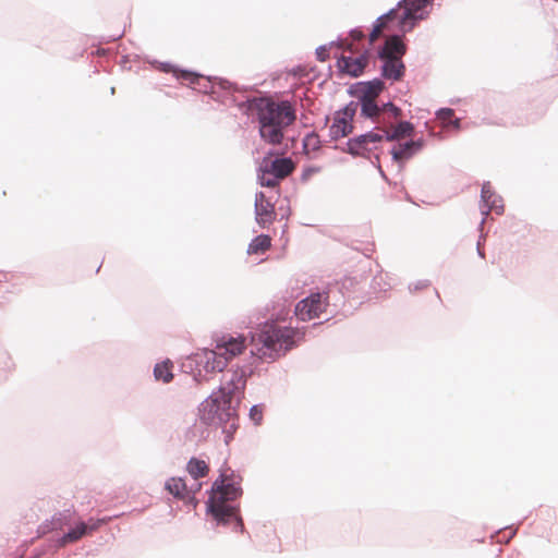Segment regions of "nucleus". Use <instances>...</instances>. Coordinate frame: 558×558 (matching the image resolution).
<instances>
[{
  "instance_id": "1",
  "label": "nucleus",
  "mask_w": 558,
  "mask_h": 558,
  "mask_svg": "<svg viewBox=\"0 0 558 558\" xmlns=\"http://www.w3.org/2000/svg\"><path fill=\"white\" fill-rule=\"evenodd\" d=\"M250 335L252 343L257 345L256 350H251V362L228 371L219 388L202 401L197 409L201 423L220 428L226 445L233 440L240 426L239 408L245 395L247 378L254 374L257 363L274 362L284 356L304 337L299 328L281 325L276 319L260 323Z\"/></svg>"
},
{
  "instance_id": "2",
  "label": "nucleus",
  "mask_w": 558,
  "mask_h": 558,
  "mask_svg": "<svg viewBox=\"0 0 558 558\" xmlns=\"http://www.w3.org/2000/svg\"><path fill=\"white\" fill-rule=\"evenodd\" d=\"M242 476L233 471L221 473L211 484L206 501V513L216 526H231L232 531L245 533L240 513L239 499L243 495Z\"/></svg>"
},
{
  "instance_id": "3",
  "label": "nucleus",
  "mask_w": 558,
  "mask_h": 558,
  "mask_svg": "<svg viewBox=\"0 0 558 558\" xmlns=\"http://www.w3.org/2000/svg\"><path fill=\"white\" fill-rule=\"evenodd\" d=\"M215 342L214 349H199L181 363L182 371L191 374L196 383L208 380L211 373L222 372L228 363L245 349V337L241 335H222L215 339Z\"/></svg>"
},
{
  "instance_id": "4",
  "label": "nucleus",
  "mask_w": 558,
  "mask_h": 558,
  "mask_svg": "<svg viewBox=\"0 0 558 558\" xmlns=\"http://www.w3.org/2000/svg\"><path fill=\"white\" fill-rule=\"evenodd\" d=\"M241 110L256 111L259 124V135L268 144H280L283 131L296 119L295 109L288 100L276 102L275 100L259 96L246 97L239 104Z\"/></svg>"
},
{
  "instance_id": "5",
  "label": "nucleus",
  "mask_w": 558,
  "mask_h": 558,
  "mask_svg": "<svg viewBox=\"0 0 558 558\" xmlns=\"http://www.w3.org/2000/svg\"><path fill=\"white\" fill-rule=\"evenodd\" d=\"M275 155L276 151L274 149L268 150L257 168V180L262 186H277L295 168L291 157H274Z\"/></svg>"
},
{
  "instance_id": "6",
  "label": "nucleus",
  "mask_w": 558,
  "mask_h": 558,
  "mask_svg": "<svg viewBox=\"0 0 558 558\" xmlns=\"http://www.w3.org/2000/svg\"><path fill=\"white\" fill-rule=\"evenodd\" d=\"M384 135L376 130L367 131L363 134L350 137L342 151L352 157L371 158V154L377 148L376 144L383 142Z\"/></svg>"
},
{
  "instance_id": "7",
  "label": "nucleus",
  "mask_w": 558,
  "mask_h": 558,
  "mask_svg": "<svg viewBox=\"0 0 558 558\" xmlns=\"http://www.w3.org/2000/svg\"><path fill=\"white\" fill-rule=\"evenodd\" d=\"M328 305L327 293L315 292L301 300L296 304L294 313L300 320L306 322L319 317L320 314L326 312Z\"/></svg>"
},
{
  "instance_id": "8",
  "label": "nucleus",
  "mask_w": 558,
  "mask_h": 558,
  "mask_svg": "<svg viewBox=\"0 0 558 558\" xmlns=\"http://www.w3.org/2000/svg\"><path fill=\"white\" fill-rule=\"evenodd\" d=\"M248 88L245 86H239L228 80L215 77L210 97L213 100L223 105L234 104L239 107V104H242L243 101H239L235 94H245Z\"/></svg>"
},
{
  "instance_id": "9",
  "label": "nucleus",
  "mask_w": 558,
  "mask_h": 558,
  "mask_svg": "<svg viewBox=\"0 0 558 558\" xmlns=\"http://www.w3.org/2000/svg\"><path fill=\"white\" fill-rule=\"evenodd\" d=\"M480 209L483 215L480 227L484 225L485 219L490 211H494L496 215H501L504 213V201L501 196L495 193L490 182H484L482 185Z\"/></svg>"
},
{
  "instance_id": "10",
  "label": "nucleus",
  "mask_w": 558,
  "mask_h": 558,
  "mask_svg": "<svg viewBox=\"0 0 558 558\" xmlns=\"http://www.w3.org/2000/svg\"><path fill=\"white\" fill-rule=\"evenodd\" d=\"M408 51V46L404 41V35L397 33L388 36L383 45L377 49V57L380 60L385 59H402Z\"/></svg>"
},
{
  "instance_id": "11",
  "label": "nucleus",
  "mask_w": 558,
  "mask_h": 558,
  "mask_svg": "<svg viewBox=\"0 0 558 558\" xmlns=\"http://www.w3.org/2000/svg\"><path fill=\"white\" fill-rule=\"evenodd\" d=\"M386 89V84L381 77H375L371 81H361L353 83L348 88V94L354 98L376 99Z\"/></svg>"
},
{
  "instance_id": "12",
  "label": "nucleus",
  "mask_w": 558,
  "mask_h": 558,
  "mask_svg": "<svg viewBox=\"0 0 558 558\" xmlns=\"http://www.w3.org/2000/svg\"><path fill=\"white\" fill-rule=\"evenodd\" d=\"M368 64V52L364 51L359 57L340 56L337 60V68L340 74L351 77H360Z\"/></svg>"
},
{
  "instance_id": "13",
  "label": "nucleus",
  "mask_w": 558,
  "mask_h": 558,
  "mask_svg": "<svg viewBox=\"0 0 558 558\" xmlns=\"http://www.w3.org/2000/svg\"><path fill=\"white\" fill-rule=\"evenodd\" d=\"M360 100L361 117L375 124L373 130L379 131L383 125H391L390 119L381 117L379 104L376 99L357 98Z\"/></svg>"
},
{
  "instance_id": "14",
  "label": "nucleus",
  "mask_w": 558,
  "mask_h": 558,
  "mask_svg": "<svg viewBox=\"0 0 558 558\" xmlns=\"http://www.w3.org/2000/svg\"><path fill=\"white\" fill-rule=\"evenodd\" d=\"M424 145L425 141L421 137L417 140H409L398 146H392L390 149L392 161L397 162L400 168H402L403 162L417 154Z\"/></svg>"
},
{
  "instance_id": "15",
  "label": "nucleus",
  "mask_w": 558,
  "mask_h": 558,
  "mask_svg": "<svg viewBox=\"0 0 558 558\" xmlns=\"http://www.w3.org/2000/svg\"><path fill=\"white\" fill-rule=\"evenodd\" d=\"M177 80L181 82H186L189 85H191L194 89L211 95L213 86L215 83V77L211 76H204L199 73L192 72L189 70H182L179 73H177Z\"/></svg>"
},
{
  "instance_id": "16",
  "label": "nucleus",
  "mask_w": 558,
  "mask_h": 558,
  "mask_svg": "<svg viewBox=\"0 0 558 558\" xmlns=\"http://www.w3.org/2000/svg\"><path fill=\"white\" fill-rule=\"evenodd\" d=\"M255 216L256 222L262 227H268L276 218L274 205L263 192L255 195Z\"/></svg>"
},
{
  "instance_id": "17",
  "label": "nucleus",
  "mask_w": 558,
  "mask_h": 558,
  "mask_svg": "<svg viewBox=\"0 0 558 558\" xmlns=\"http://www.w3.org/2000/svg\"><path fill=\"white\" fill-rule=\"evenodd\" d=\"M392 125H383L379 132L384 135V140L388 142L399 141L410 137L414 133V124L410 121H399L392 129Z\"/></svg>"
},
{
  "instance_id": "18",
  "label": "nucleus",
  "mask_w": 558,
  "mask_h": 558,
  "mask_svg": "<svg viewBox=\"0 0 558 558\" xmlns=\"http://www.w3.org/2000/svg\"><path fill=\"white\" fill-rule=\"evenodd\" d=\"M380 75L383 80L392 82L401 81L405 75V64L402 59H385L381 60Z\"/></svg>"
},
{
  "instance_id": "19",
  "label": "nucleus",
  "mask_w": 558,
  "mask_h": 558,
  "mask_svg": "<svg viewBox=\"0 0 558 558\" xmlns=\"http://www.w3.org/2000/svg\"><path fill=\"white\" fill-rule=\"evenodd\" d=\"M88 535L85 530L84 521L77 522L73 527L69 529L66 533L62 536L57 537L51 545L54 546L56 549L62 548L70 543H75Z\"/></svg>"
},
{
  "instance_id": "20",
  "label": "nucleus",
  "mask_w": 558,
  "mask_h": 558,
  "mask_svg": "<svg viewBox=\"0 0 558 558\" xmlns=\"http://www.w3.org/2000/svg\"><path fill=\"white\" fill-rule=\"evenodd\" d=\"M71 522V513L69 510L64 512H58L56 513L50 521H45L43 524L38 527V534L45 535L49 532L56 531V530H62L65 525H69Z\"/></svg>"
},
{
  "instance_id": "21",
  "label": "nucleus",
  "mask_w": 558,
  "mask_h": 558,
  "mask_svg": "<svg viewBox=\"0 0 558 558\" xmlns=\"http://www.w3.org/2000/svg\"><path fill=\"white\" fill-rule=\"evenodd\" d=\"M165 489L171 494L175 499L186 501L191 496L189 486L182 477H170L165 483Z\"/></svg>"
},
{
  "instance_id": "22",
  "label": "nucleus",
  "mask_w": 558,
  "mask_h": 558,
  "mask_svg": "<svg viewBox=\"0 0 558 558\" xmlns=\"http://www.w3.org/2000/svg\"><path fill=\"white\" fill-rule=\"evenodd\" d=\"M353 129V123L344 120L343 117L335 114L333 122L329 128V137L331 141H337L351 134Z\"/></svg>"
},
{
  "instance_id": "23",
  "label": "nucleus",
  "mask_w": 558,
  "mask_h": 558,
  "mask_svg": "<svg viewBox=\"0 0 558 558\" xmlns=\"http://www.w3.org/2000/svg\"><path fill=\"white\" fill-rule=\"evenodd\" d=\"M402 8L403 11L399 16L398 28L400 33L405 35L407 33H410L420 23V21L416 19V12L414 10L407 7Z\"/></svg>"
},
{
  "instance_id": "24",
  "label": "nucleus",
  "mask_w": 558,
  "mask_h": 558,
  "mask_svg": "<svg viewBox=\"0 0 558 558\" xmlns=\"http://www.w3.org/2000/svg\"><path fill=\"white\" fill-rule=\"evenodd\" d=\"M154 378L158 381L169 384L173 379L172 362L165 360L154 366Z\"/></svg>"
},
{
  "instance_id": "25",
  "label": "nucleus",
  "mask_w": 558,
  "mask_h": 558,
  "mask_svg": "<svg viewBox=\"0 0 558 558\" xmlns=\"http://www.w3.org/2000/svg\"><path fill=\"white\" fill-rule=\"evenodd\" d=\"M186 471L194 480H198L207 475L209 468L204 460L193 457L187 461Z\"/></svg>"
},
{
  "instance_id": "26",
  "label": "nucleus",
  "mask_w": 558,
  "mask_h": 558,
  "mask_svg": "<svg viewBox=\"0 0 558 558\" xmlns=\"http://www.w3.org/2000/svg\"><path fill=\"white\" fill-rule=\"evenodd\" d=\"M271 245V239L268 234H259L255 236L247 247V254H262L265 253Z\"/></svg>"
},
{
  "instance_id": "27",
  "label": "nucleus",
  "mask_w": 558,
  "mask_h": 558,
  "mask_svg": "<svg viewBox=\"0 0 558 558\" xmlns=\"http://www.w3.org/2000/svg\"><path fill=\"white\" fill-rule=\"evenodd\" d=\"M381 117H386V119H390L391 125H393V121L401 117L402 110L400 107L396 106L392 101H387L379 105Z\"/></svg>"
},
{
  "instance_id": "28",
  "label": "nucleus",
  "mask_w": 558,
  "mask_h": 558,
  "mask_svg": "<svg viewBox=\"0 0 558 558\" xmlns=\"http://www.w3.org/2000/svg\"><path fill=\"white\" fill-rule=\"evenodd\" d=\"M303 149L306 154L310 151H317L322 147L319 135L316 132H310L303 138Z\"/></svg>"
},
{
  "instance_id": "29",
  "label": "nucleus",
  "mask_w": 558,
  "mask_h": 558,
  "mask_svg": "<svg viewBox=\"0 0 558 558\" xmlns=\"http://www.w3.org/2000/svg\"><path fill=\"white\" fill-rule=\"evenodd\" d=\"M360 107V100L356 99V101H350L343 108L337 110L335 114L339 117H343L344 120L353 123L354 117L356 114L357 108Z\"/></svg>"
},
{
  "instance_id": "30",
  "label": "nucleus",
  "mask_w": 558,
  "mask_h": 558,
  "mask_svg": "<svg viewBox=\"0 0 558 558\" xmlns=\"http://www.w3.org/2000/svg\"><path fill=\"white\" fill-rule=\"evenodd\" d=\"M400 9H401V7H397V5L395 8H391L389 11H387L386 13L378 16L375 20V22L384 28L388 27L392 21H395V20L399 21Z\"/></svg>"
},
{
  "instance_id": "31",
  "label": "nucleus",
  "mask_w": 558,
  "mask_h": 558,
  "mask_svg": "<svg viewBox=\"0 0 558 558\" xmlns=\"http://www.w3.org/2000/svg\"><path fill=\"white\" fill-rule=\"evenodd\" d=\"M434 0H400L397 7H407L414 11L426 9L433 4Z\"/></svg>"
},
{
  "instance_id": "32",
  "label": "nucleus",
  "mask_w": 558,
  "mask_h": 558,
  "mask_svg": "<svg viewBox=\"0 0 558 558\" xmlns=\"http://www.w3.org/2000/svg\"><path fill=\"white\" fill-rule=\"evenodd\" d=\"M264 408V403H257L250 409L248 417L255 426H259L263 422Z\"/></svg>"
},
{
  "instance_id": "33",
  "label": "nucleus",
  "mask_w": 558,
  "mask_h": 558,
  "mask_svg": "<svg viewBox=\"0 0 558 558\" xmlns=\"http://www.w3.org/2000/svg\"><path fill=\"white\" fill-rule=\"evenodd\" d=\"M109 520L110 518H89L87 521H84L87 534L89 535L90 533L97 531L101 525L108 523Z\"/></svg>"
},
{
  "instance_id": "34",
  "label": "nucleus",
  "mask_w": 558,
  "mask_h": 558,
  "mask_svg": "<svg viewBox=\"0 0 558 558\" xmlns=\"http://www.w3.org/2000/svg\"><path fill=\"white\" fill-rule=\"evenodd\" d=\"M322 169L323 168L320 166H316V165H308V166L303 167L302 173L300 177L301 182L306 183L311 179L312 175L319 173L322 171Z\"/></svg>"
},
{
  "instance_id": "35",
  "label": "nucleus",
  "mask_w": 558,
  "mask_h": 558,
  "mask_svg": "<svg viewBox=\"0 0 558 558\" xmlns=\"http://www.w3.org/2000/svg\"><path fill=\"white\" fill-rule=\"evenodd\" d=\"M56 538H49L45 544H43L40 547L36 548L33 553V555L29 558H40L45 556L50 550L57 551L58 549L54 548V546L51 545V543Z\"/></svg>"
},
{
  "instance_id": "36",
  "label": "nucleus",
  "mask_w": 558,
  "mask_h": 558,
  "mask_svg": "<svg viewBox=\"0 0 558 558\" xmlns=\"http://www.w3.org/2000/svg\"><path fill=\"white\" fill-rule=\"evenodd\" d=\"M153 64H157L158 65V69L163 72V73H172L173 76L177 78V73H179L180 71H182L181 69H178L175 68L173 64L169 63V62H158V61H154Z\"/></svg>"
},
{
  "instance_id": "37",
  "label": "nucleus",
  "mask_w": 558,
  "mask_h": 558,
  "mask_svg": "<svg viewBox=\"0 0 558 558\" xmlns=\"http://www.w3.org/2000/svg\"><path fill=\"white\" fill-rule=\"evenodd\" d=\"M329 46L327 45H320L316 48L315 54L318 61L325 62L329 59Z\"/></svg>"
},
{
  "instance_id": "38",
  "label": "nucleus",
  "mask_w": 558,
  "mask_h": 558,
  "mask_svg": "<svg viewBox=\"0 0 558 558\" xmlns=\"http://www.w3.org/2000/svg\"><path fill=\"white\" fill-rule=\"evenodd\" d=\"M428 286H429V280L422 279V280H417L416 282L410 283L409 290L411 292L421 291V290L427 288Z\"/></svg>"
},
{
  "instance_id": "39",
  "label": "nucleus",
  "mask_w": 558,
  "mask_h": 558,
  "mask_svg": "<svg viewBox=\"0 0 558 558\" xmlns=\"http://www.w3.org/2000/svg\"><path fill=\"white\" fill-rule=\"evenodd\" d=\"M453 109L451 108H440L436 111V117L437 119H440V120H446V119H449L453 116Z\"/></svg>"
},
{
  "instance_id": "40",
  "label": "nucleus",
  "mask_w": 558,
  "mask_h": 558,
  "mask_svg": "<svg viewBox=\"0 0 558 558\" xmlns=\"http://www.w3.org/2000/svg\"><path fill=\"white\" fill-rule=\"evenodd\" d=\"M201 488H202V483H194L192 486H190L189 490H193V492H191V496L187 497L186 502L195 504L196 502L195 495H196L197 492L201 490Z\"/></svg>"
},
{
  "instance_id": "41",
  "label": "nucleus",
  "mask_w": 558,
  "mask_h": 558,
  "mask_svg": "<svg viewBox=\"0 0 558 558\" xmlns=\"http://www.w3.org/2000/svg\"><path fill=\"white\" fill-rule=\"evenodd\" d=\"M384 27H381L379 24H377L376 22H374L373 24V27H372V31L369 33V43H374L377 37L379 36V32L380 29H383Z\"/></svg>"
},
{
  "instance_id": "42",
  "label": "nucleus",
  "mask_w": 558,
  "mask_h": 558,
  "mask_svg": "<svg viewBox=\"0 0 558 558\" xmlns=\"http://www.w3.org/2000/svg\"><path fill=\"white\" fill-rule=\"evenodd\" d=\"M376 160H377V170H378V172H379L380 177H381V178H383V179H384V180H385L389 185L397 186V182H393V183H392V182L389 180V178L387 177V174L385 173V171H384V169H383V167H381V165H380L379 156H378V155H376Z\"/></svg>"
},
{
  "instance_id": "43",
  "label": "nucleus",
  "mask_w": 558,
  "mask_h": 558,
  "mask_svg": "<svg viewBox=\"0 0 558 558\" xmlns=\"http://www.w3.org/2000/svg\"><path fill=\"white\" fill-rule=\"evenodd\" d=\"M350 36L354 40H361L364 37V33L361 28L355 27L350 31Z\"/></svg>"
},
{
  "instance_id": "44",
  "label": "nucleus",
  "mask_w": 558,
  "mask_h": 558,
  "mask_svg": "<svg viewBox=\"0 0 558 558\" xmlns=\"http://www.w3.org/2000/svg\"><path fill=\"white\" fill-rule=\"evenodd\" d=\"M446 126L452 128L454 130H460L461 129V119L460 118L451 119L448 122H446Z\"/></svg>"
},
{
  "instance_id": "45",
  "label": "nucleus",
  "mask_w": 558,
  "mask_h": 558,
  "mask_svg": "<svg viewBox=\"0 0 558 558\" xmlns=\"http://www.w3.org/2000/svg\"><path fill=\"white\" fill-rule=\"evenodd\" d=\"M415 12H416V19L420 22L426 20L429 16V13H430L429 10H427V8L426 9L417 10Z\"/></svg>"
},
{
  "instance_id": "46",
  "label": "nucleus",
  "mask_w": 558,
  "mask_h": 558,
  "mask_svg": "<svg viewBox=\"0 0 558 558\" xmlns=\"http://www.w3.org/2000/svg\"><path fill=\"white\" fill-rule=\"evenodd\" d=\"M515 535V530L509 529L508 532L502 534V541L508 543Z\"/></svg>"
},
{
  "instance_id": "47",
  "label": "nucleus",
  "mask_w": 558,
  "mask_h": 558,
  "mask_svg": "<svg viewBox=\"0 0 558 558\" xmlns=\"http://www.w3.org/2000/svg\"><path fill=\"white\" fill-rule=\"evenodd\" d=\"M326 45L329 46V49L332 47H342V38L338 37V39L331 40L330 43H328Z\"/></svg>"
},
{
  "instance_id": "48",
  "label": "nucleus",
  "mask_w": 558,
  "mask_h": 558,
  "mask_svg": "<svg viewBox=\"0 0 558 558\" xmlns=\"http://www.w3.org/2000/svg\"><path fill=\"white\" fill-rule=\"evenodd\" d=\"M13 366L14 365H13V362H12L11 357H8V362L5 364L7 372H11L13 369Z\"/></svg>"
},
{
  "instance_id": "49",
  "label": "nucleus",
  "mask_w": 558,
  "mask_h": 558,
  "mask_svg": "<svg viewBox=\"0 0 558 558\" xmlns=\"http://www.w3.org/2000/svg\"><path fill=\"white\" fill-rule=\"evenodd\" d=\"M476 248H477L478 256L480 257H484L485 253H484V251L481 250V242L480 241L477 242V247Z\"/></svg>"
},
{
  "instance_id": "50",
  "label": "nucleus",
  "mask_w": 558,
  "mask_h": 558,
  "mask_svg": "<svg viewBox=\"0 0 558 558\" xmlns=\"http://www.w3.org/2000/svg\"><path fill=\"white\" fill-rule=\"evenodd\" d=\"M122 36H123V33H120V34H118V35L112 36V37L110 38V40H112V41L118 40V39H120Z\"/></svg>"
},
{
  "instance_id": "51",
  "label": "nucleus",
  "mask_w": 558,
  "mask_h": 558,
  "mask_svg": "<svg viewBox=\"0 0 558 558\" xmlns=\"http://www.w3.org/2000/svg\"><path fill=\"white\" fill-rule=\"evenodd\" d=\"M369 159H371V163L377 169L376 155L374 156V159H372V157Z\"/></svg>"
},
{
  "instance_id": "52",
  "label": "nucleus",
  "mask_w": 558,
  "mask_h": 558,
  "mask_svg": "<svg viewBox=\"0 0 558 558\" xmlns=\"http://www.w3.org/2000/svg\"><path fill=\"white\" fill-rule=\"evenodd\" d=\"M114 92H116V88H114V87H111V88H110V93L113 95V94H114Z\"/></svg>"
},
{
  "instance_id": "53",
  "label": "nucleus",
  "mask_w": 558,
  "mask_h": 558,
  "mask_svg": "<svg viewBox=\"0 0 558 558\" xmlns=\"http://www.w3.org/2000/svg\"><path fill=\"white\" fill-rule=\"evenodd\" d=\"M323 322H319V323H314L313 327L317 326V325H322Z\"/></svg>"
},
{
  "instance_id": "54",
  "label": "nucleus",
  "mask_w": 558,
  "mask_h": 558,
  "mask_svg": "<svg viewBox=\"0 0 558 558\" xmlns=\"http://www.w3.org/2000/svg\"><path fill=\"white\" fill-rule=\"evenodd\" d=\"M328 121H329V118H328V117H326V118H325V125L328 123Z\"/></svg>"
}]
</instances>
